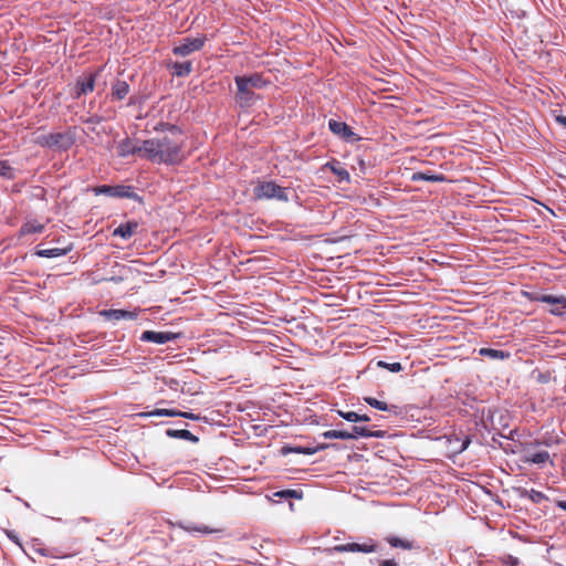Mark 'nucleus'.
I'll list each match as a JSON object with an SVG mask.
<instances>
[{"label": "nucleus", "mask_w": 566, "mask_h": 566, "mask_svg": "<svg viewBox=\"0 0 566 566\" xmlns=\"http://www.w3.org/2000/svg\"><path fill=\"white\" fill-rule=\"evenodd\" d=\"M182 134L171 128L161 136L143 140V159L155 164H177L185 158Z\"/></svg>", "instance_id": "f257e3e1"}, {"label": "nucleus", "mask_w": 566, "mask_h": 566, "mask_svg": "<svg viewBox=\"0 0 566 566\" xmlns=\"http://www.w3.org/2000/svg\"><path fill=\"white\" fill-rule=\"evenodd\" d=\"M254 197L258 199H277L280 201H287L289 195L285 188L277 186L272 181L259 182L254 187Z\"/></svg>", "instance_id": "f03ea898"}, {"label": "nucleus", "mask_w": 566, "mask_h": 566, "mask_svg": "<svg viewBox=\"0 0 566 566\" xmlns=\"http://www.w3.org/2000/svg\"><path fill=\"white\" fill-rule=\"evenodd\" d=\"M535 300L547 303L551 306L548 312L553 315H562L566 311V296L543 294L536 296Z\"/></svg>", "instance_id": "7ed1b4c3"}, {"label": "nucleus", "mask_w": 566, "mask_h": 566, "mask_svg": "<svg viewBox=\"0 0 566 566\" xmlns=\"http://www.w3.org/2000/svg\"><path fill=\"white\" fill-rule=\"evenodd\" d=\"M143 142H134L129 138L120 140L117 145V154L120 157L137 155L143 158Z\"/></svg>", "instance_id": "20e7f679"}, {"label": "nucleus", "mask_w": 566, "mask_h": 566, "mask_svg": "<svg viewBox=\"0 0 566 566\" xmlns=\"http://www.w3.org/2000/svg\"><path fill=\"white\" fill-rule=\"evenodd\" d=\"M203 45V39L193 38V39H184L179 45L174 48V53L180 56L189 55L190 53L198 51Z\"/></svg>", "instance_id": "39448f33"}, {"label": "nucleus", "mask_w": 566, "mask_h": 566, "mask_svg": "<svg viewBox=\"0 0 566 566\" xmlns=\"http://www.w3.org/2000/svg\"><path fill=\"white\" fill-rule=\"evenodd\" d=\"M329 129L337 136L344 138L347 142H355L358 138L352 128L344 122L329 120Z\"/></svg>", "instance_id": "423d86ee"}, {"label": "nucleus", "mask_w": 566, "mask_h": 566, "mask_svg": "<svg viewBox=\"0 0 566 566\" xmlns=\"http://www.w3.org/2000/svg\"><path fill=\"white\" fill-rule=\"evenodd\" d=\"M336 552H361V553H373L376 549V545L373 542L357 544L349 543L344 545H337L334 547Z\"/></svg>", "instance_id": "0eeeda50"}, {"label": "nucleus", "mask_w": 566, "mask_h": 566, "mask_svg": "<svg viewBox=\"0 0 566 566\" xmlns=\"http://www.w3.org/2000/svg\"><path fill=\"white\" fill-rule=\"evenodd\" d=\"M237 86H241L244 90L245 85H249L250 88H261L266 82L261 78L260 75L254 74L251 76H237L235 77Z\"/></svg>", "instance_id": "6e6552de"}, {"label": "nucleus", "mask_w": 566, "mask_h": 566, "mask_svg": "<svg viewBox=\"0 0 566 566\" xmlns=\"http://www.w3.org/2000/svg\"><path fill=\"white\" fill-rule=\"evenodd\" d=\"M45 143L50 147L56 146L59 148L66 149L73 144V138L66 134H53L46 138Z\"/></svg>", "instance_id": "1a4fd4ad"}, {"label": "nucleus", "mask_w": 566, "mask_h": 566, "mask_svg": "<svg viewBox=\"0 0 566 566\" xmlns=\"http://www.w3.org/2000/svg\"><path fill=\"white\" fill-rule=\"evenodd\" d=\"M95 192L96 193H105V195H108L112 197H120V198L130 197V195H132L130 188L126 187V186H115V187L103 186V187L95 189Z\"/></svg>", "instance_id": "9d476101"}, {"label": "nucleus", "mask_w": 566, "mask_h": 566, "mask_svg": "<svg viewBox=\"0 0 566 566\" xmlns=\"http://www.w3.org/2000/svg\"><path fill=\"white\" fill-rule=\"evenodd\" d=\"M101 315L106 319L114 322L119 319H135L137 317L135 312H128L124 310H106L101 312Z\"/></svg>", "instance_id": "9b49d317"}, {"label": "nucleus", "mask_w": 566, "mask_h": 566, "mask_svg": "<svg viewBox=\"0 0 566 566\" xmlns=\"http://www.w3.org/2000/svg\"><path fill=\"white\" fill-rule=\"evenodd\" d=\"M138 229V223L136 221H128L124 224H120L113 231V235L120 237L124 240L132 238Z\"/></svg>", "instance_id": "f8f14e48"}, {"label": "nucleus", "mask_w": 566, "mask_h": 566, "mask_svg": "<svg viewBox=\"0 0 566 566\" xmlns=\"http://www.w3.org/2000/svg\"><path fill=\"white\" fill-rule=\"evenodd\" d=\"M142 339L157 344H165L171 339V336L169 333L146 331L143 333Z\"/></svg>", "instance_id": "ddd939ff"}, {"label": "nucleus", "mask_w": 566, "mask_h": 566, "mask_svg": "<svg viewBox=\"0 0 566 566\" xmlns=\"http://www.w3.org/2000/svg\"><path fill=\"white\" fill-rule=\"evenodd\" d=\"M94 83H95V76L90 75L83 78H80L76 84L77 93L76 95L80 96L81 94H87L94 90Z\"/></svg>", "instance_id": "4468645a"}, {"label": "nucleus", "mask_w": 566, "mask_h": 566, "mask_svg": "<svg viewBox=\"0 0 566 566\" xmlns=\"http://www.w3.org/2000/svg\"><path fill=\"white\" fill-rule=\"evenodd\" d=\"M238 99L242 105H249L253 101V90L245 85L244 90L238 86Z\"/></svg>", "instance_id": "2eb2a0df"}, {"label": "nucleus", "mask_w": 566, "mask_h": 566, "mask_svg": "<svg viewBox=\"0 0 566 566\" xmlns=\"http://www.w3.org/2000/svg\"><path fill=\"white\" fill-rule=\"evenodd\" d=\"M128 92H129V86L124 81H117L113 85V96L118 99H123L128 94Z\"/></svg>", "instance_id": "dca6fc26"}, {"label": "nucleus", "mask_w": 566, "mask_h": 566, "mask_svg": "<svg viewBox=\"0 0 566 566\" xmlns=\"http://www.w3.org/2000/svg\"><path fill=\"white\" fill-rule=\"evenodd\" d=\"M338 415L349 421V422H359V421H369V417L366 415H358L354 411H338Z\"/></svg>", "instance_id": "f3484780"}, {"label": "nucleus", "mask_w": 566, "mask_h": 566, "mask_svg": "<svg viewBox=\"0 0 566 566\" xmlns=\"http://www.w3.org/2000/svg\"><path fill=\"white\" fill-rule=\"evenodd\" d=\"M548 459H549L548 452L541 451V452H535V453L527 454L526 458H525V461L526 462H532V463L541 464V463L546 462Z\"/></svg>", "instance_id": "a211bd4d"}, {"label": "nucleus", "mask_w": 566, "mask_h": 566, "mask_svg": "<svg viewBox=\"0 0 566 566\" xmlns=\"http://www.w3.org/2000/svg\"><path fill=\"white\" fill-rule=\"evenodd\" d=\"M387 542L392 547H400V548H403V549H411L412 548V543L411 542H409L407 539H403V538L396 537V536L387 537Z\"/></svg>", "instance_id": "6ab92c4d"}, {"label": "nucleus", "mask_w": 566, "mask_h": 566, "mask_svg": "<svg viewBox=\"0 0 566 566\" xmlns=\"http://www.w3.org/2000/svg\"><path fill=\"white\" fill-rule=\"evenodd\" d=\"M36 254L40 256H44V258H57V256H62V255L66 254V250L59 249V248L44 249V250H39L36 252Z\"/></svg>", "instance_id": "aec40b11"}, {"label": "nucleus", "mask_w": 566, "mask_h": 566, "mask_svg": "<svg viewBox=\"0 0 566 566\" xmlns=\"http://www.w3.org/2000/svg\"><path fill=\"white\" fill-rule=\"evenodd\" d=\"M412 180H426V181H442L443 176L441 175H433L429 172H416L412 176Z\"/></svg>", "instance_id": "412c9836"}, {"label": "nucleus", "mask_w": 566, "mask_h": 566, "mask_svg": "<svg viewBox=\"0 0 566 566\" xmlns=\"http://www.w3.org/2000/svg\"><path fill=\"white\" fill-rule=\"evenodd\" d=\"M323 437L326 439L350 440L348 431L345 430H328L323 433Z\"/></svg>", "instance_id": "4be33fe9"}, {"label": "nucleus", "mask_w": 566, "mask_h": 566, "mask_svg": "<svg viewBox=\"0 0 566 566\" xmlns=\"http://www.w3.org/2000/svg\"><path fill=\"white\" fill-rule=\"evenodd\" d=\"M179 415L178 411H175L172 409H155L154 411H150V412H146V413H140V416L143 417H163V416H166V417H175Z\"/></svg>", "instance_id": "5701e85b"}, {"label": "nucleus", "mask_w": 566, "mask_h": 566, "mask_svg": "<svg viewBox=\"0 0 566 566\" xmlns=\"http://www.w3.org/2000/svg\"><path fill=\"white\" fill-rule=\"evenodd\" d=\"M348 434L350 436V440L352 439H357V438H360V437H371V436H374L367 428L358 427V426L353 427L352 430L348 431Z\"/></svg>", "instance_id": "b1692460"}, {"label": "nucleus", "mask_w": 566, "mask_h": 566, "mask_svg": "<svg viewBox=\"0 0 566 566\" xmlns=\"http://www.w3.org/2000/svg\"><path fill=\"white\" fill-rule=\"evenodd\" d=\"M324 447L319 448H290L284 447L282 448V453L287 454L290 452H296V453H304V454H314L317 450L323 449Z\"/></svg>", "instance_id": "393cba45"}, {"label": "nucleus", "mask_w": 566, "mask_h": 566, "mask_svg": "<svg viewBox=\"0 0 566 566\" xmlns=\"http://www.w3.org/2000/svg\"><path fill=\"white\" fill-rule=\"evenodd\" d=\"M43 230V224H40L38 222H34V221H31V222H27L22 229H21V232L23 234H27V233H36V232H42Z\"/></svg>", "instance_id": "a878e982"}, {"label": "nucleus", "mask_w": 566, "mask_h": 566, "mask_svg": "<svg viewBox=\"0 0 566 566\" xmlns=\"http://www.w3.org/2000/svg\"><path fill=\"white\" fill-rule=\"evenodd\" d=\"M175 73L178 76L188 75L191 72V63L190 62H184V63H177L174 66Z\"/></svg>", "instance_id": "bb28decb"}, {"label": "nucleus", "mask_w": 566, "mask_h": 566, "mask_svg": "<svg viewBox=\"0 0 566 566\" xmlns=\"http://www.w3.org/2000/svg\"><path fill=\"white\" fill-rule=\"evenodd\" d=\"M480 355L489 356L491 358H504L505 354L501 350L492 349V348H481Z\"/></svg>", "instance_id": "cd10ccee"}, {"label": "nucleus", "mask_w": 566, "mask_h": 566, "mask_svg": "<svg viewBox=\"0 0 566 566\" xmlns=\"http://www.w3.org/2000/svg\"><path fill=\"white\" fill-rule=\"evenodd\" d=\"M331 169L339 178V180H349V174L346 169L334 165L331 166Z\"/></svg>", "instance_id": "c85d7f7f"}, {"label": "nucleus", "mask_w": 566, "mask_h": 566, "mask_svg": "<svg viewBox=\"0 0 566 566\" xmlns=\"http://www.w3.org/2000/svg\"><path fill=\"white\" fill-rule=\"evenodd\" d=\"M365 400H366V402L368 405H370L371 407H374L376 409H379V410H387L388 409L387 403L384 402V401H380V400H377V399L370 398V397L366 398Z\"/></svg>", "instance_id": "c756f323"}, {"label": "nucleus", "mask_w": 566, "mask_h": 566, "mask_svg": "<svg viewBox=\"0 0 566 566\" xmlns=\"http://www.w3.org/2000/svg\"><path fill=\"white\" fill-rule=\"evenodd\" d=\"M0 176L6 178L13 177V169L6 161H0Z\"/></svg>", "instance_id": "7c9ffc66"}, {"label": "nucleus", "mask_w": 566, "mask_h": 566, "mask_svg": "<svg viewBox=\"0 0 566 566\" xmlns=\"http://www.w3.org/2000/svg\"><path fill=\"white\" fill-rule=\"evenodd\" d=\"M275 495L277 496H282V497H297V491L295 490H285V491H280L277 493H275Z\"/></svg>", "instance_id": "2f4dec72"}, {"label": "nucleus", "mask_w": 566, "mask_h": 566, "mask_svg": "<svg viewBox=\"0 0 566 566\" xmlns=\"http://www.w3.org/2000/svg\"><path fill=\"white\" fill-rule=\"evenodd\" d=\"M378 365L385 366V367L389 368L390 371H394V373L401 370V365L399 363H394V364L387 365L382 361H379Z\"/></svg>", "instance_id": "473e14b6"}, {"label": "nucleus", "mask_w": 566, "mask_h": 566, "mask_svg": "<svg viewBox=\"0 0 566 566\" xmlns=\"http://www.w3.org/2000/svg\"><path fill=\"white\" fill-rule=\"evenodd\" d=\"M188 531H197L201 533H211L212 530L208 528L207 526L203 527H187Z\"/></svg>", "instance_id": "72a5a7b5"}, {"label": "nucleus", "mask_w": 566, "mask_h": 566, "mask_svg": "<svg viewBox=\"0 0 566 566\" xmlns=\"http://www.w3.org/2000/svg\"><path fill=\"white\" fill-rule=\"evenodd\" d=\"M531 497L533 501L539 502L544 497V495L541 492L532 491Z\"/></svg>", "instance_id": "f704fd0d"}, {"label": "nucleus", "mask_w": 566, "mask_h": 566, "mask_svg": "<svg viewBox=\"0 0 566 566\" xmlns=\"http://www.w3.org/2000/svg\"><path fill=\"white\" fill-rule=\"evenodd\" d=\"M178 416H181V417H185V418H188V419H197V417L192 413H189V412H179Z\"/></svg>", "instance_id": "c9c22d12"}, {"label": "nucleus", "mask_w": 566, "mask_h": 566, "mask_svg": "<svg viewBox=\"0 0 566 566\" xmlns=\"http://www.w3.org/2000/svg\"><path fill=\"white\" fill-rule=\"evenodd\" d=\"M7 535L9 536V538H11L14 543H17L18 545H20V542L18 539V537L12 533V532H7Z\"/></svg>", "instance_id": "e433bc0d"}, {"label": "nucleus", "mask_w": 566, "mask_h": 566, "mask_svg": "<svg viewBox=\"0 0 566 566\" xmlns=\"http://www.w3.org/2000/svg\"><path fill=\"white\" fill-rule=\"evenodd\" d=\"M380 566H397V564L394 560H384L381 562Z\"/></svg>", "instance_id": "4c0bfd02"}, {"label": "nucleus", "mask_w": 566, "mask_h": 566, "mask_svg": "<svg viewBox=\"0 0 566 566\" xmlns=\"http://www.w3.org/2000/svg\"><path fill=\"white\" fill-rule=\"evenodd\" d=\"M558 506L566 511V501L559 502Z\"/></svg>", "instance_id": "58836bf2"}, {"label": "nucleus", "mask_w": 566, "mask_h": 566, "mask_svg": "<svg viewBox=\"0 0 566 566\" xmlns=\"http://www.w3.org/2000/svg\"><path fill=\"white\" fill-rule=\"evenodd\" d=\"M510 563H511V565L515 566L517 564V559L510 557Z\"/></svg>", "instance_id": "ea45409f"}, {"label": "nucleus", "mask_w": 566, "mask_h": 566, "mask_svg": "<svg viewBox=\"0 0 566 566\" xmlns=\"http://www.w3.org/2000/svg\"><path fill=\"white\" fill-rule=\"evenodd\" d=\"M181 434H182V437H188V436H190L191 433H190L189 431H187V430H182V431H181Z\"/></svg>", "instance_id": "a19ab883"}, {"label": "nucleus", "mask_w": 566, "mask_h": 566, "mask_svg": "<svg viewBox=\"0 0 566 566\" xmlns=\"http://www.w3.org/2000/svg\"><path fill=\"white\" fill-rule=\"evenodd\" d=\"M562 122L566 125V118H563Z\"/></svg>", "instance_id": "79ce46f5"}]
</instances>
